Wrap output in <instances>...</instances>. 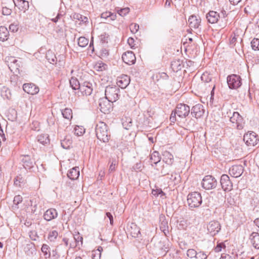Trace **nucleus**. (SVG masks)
Returning <instances> with one entry per match:
<instances>
[{
    "label": "nucleus",
    "instance_id": "1",
    "mask_svg": "<svg viewBox=\"0 0 259 259\" xmlns=\"http://www.w3.org/2000/svg\"><path fill=\"white\" fill-rule=\"evenodd\" d=\"M95 132L97 138L103 143H107L110 139V134L108 132L107 125L100 121L96 124Z\"/></svg>",
    "mask_w": 259,
    "mask_h": 259
},
{
    "label": "nucleus",
    "instance_id": "2",
    "mask_svg": "<svg viewBox=\"0 0 259 259\" xmlns=\"http://www.w3.org/2000/svg\"><path fill=\"white\" fill-rule=\"evenodd\" d=\"M202 202L201 194L198 192H192L187 196V202L189 206L191 208L198 207Z\"/></svg>",
    "mask_w": 259,
    "mask_h": 259
},
{
    "label": "nucleus",
    "instance_id": "3",
    "mask_svg": "<svg viewBox=\"0 0 259 259\" xmlns=\"http://www.w3.org/2000/svg\"><path fill=\"white\" fill-rule=\"evenodd\" d=\"M120 89L117 86H108L105 91V97L111 102L117 101L120 96L119 94Z\"/></svg>",
    "mask_w": 259,
    "mask_h": 259
},
{
    "label": "nucleus",
    "instance_id": "4",
    "mask_svg": "<svg viewBox=\"0 0 259 259\" xmlns=\"http://www.w3.org/2000/svg\"><path fill=\"white\" fill-rule=\"evenodd\" d=\"M242 79L239 75L232 74L228 76L227 82L230 89H237L242 84Z\"/></svg>",
    "mask_w": 259,
    "mask_h": 259
},
{
    "label": "nucleus",
    "instance_id": "5",
    "mask_svg": "<svg viewBox=\"0 0 259 259\" xmlns=\"http://www.w3.org/2000/svg\"><path fill=\"white\" fill-rule=\"evenodd\" d=\"M216 179L210 175L205 176L201 182L202 187L206 190L214 189L217 186Z\"/></svg>",
    "mask_w": 259,
    "mask_h": 259
},
{
    "label": "nucleus",
    "instance_id": "6",
    "mask_svg": "<svg viewBox=\"0 0 259 259\" xmlns=\"http://www.w3.org/2000/svg\"><path fill=\"white\" fill-rule=\"evenodd\" d=\"M180 118H185L189 115L190 112V107L183 103L178 104L174 110Z\"/></svg>",
    "mask_w": 259,
    "mask_h": 259
},
{
    "label": "nucleus",
    "instance_id": "7",
    "mask_svg": "<svg viewBox=\"0 0 259 259\" xmlns=\"http://www.w3.org/2000/svg\"><path fill=\"white\" fill-rule=\"evenodd\" d=\"M230 120L232 123L233 126L238 130H242L243 128L244 119L238 112H234L232 116L230 118Z\"/></svg>",
    "mask_w": 259,
    "mask_h": 259
},
{
    "label": "nucleus",
    "instance_id": "8",
    "mask_svg": "<svg viewBox=\"0 0 259 259\" xmlns=\"http://www.w3.org/2000/svg\"><path fill=\"white\" fill-rule=\"evenodd\" d=\"M111 101H109L107 98H100L99 100V105L100 111L104 114H108L112 109Z\"/></svg>",
    "mask_w": 259,
    "mask_h": 259
},
{
    "label": "nucleus",
    "instance_id": "9",
    "mask_svg": "<svg viewBox=\"0 0 259 259\" xmlns=\"http://www.w3.org/2000/svg\"><path fill=\"white\" fill-rule=\"evenodd\" d=\"M259 139L257 138V135L253 132H248L244 135L243 141L247 146H254L255 145Z\"/></svg>",
    "mask_w": 259,
    "mask_h": 259
},
{
    "label": "nucleus",
    "instance_id": "10",
    "mask_svg": "<svg viewBox=\"0 0 259 259\" xmlns=\"http://www.w3.org/2000/svg\"><path fill=\"white\" fill-rule=\"evenodd\" d=\"M207 231L211 236L217 234L221 230V226L217 221H210L207 226Z\"/></svg>",
    "mask_w": 259,
    "mask_h": 259
},
{
    "label": "nucleus",
    "instance_id": "11",
    "mask_svg": "<svg viewBox=\"0 0 259 259\" xmlns=\"http://www.w3.org/2000/svg\"><path fill=\"white\" fill-rule=\"evenodd\" d=\"M220 183L222 189L225 191H230L232 189L233 184L227 175L224 174L221 176Z\"/></svg>",
    "mask_w": 259,
    "mask_h": 259
},
{
    "label": "nucleus",
    "instance_id": "12",
    "mask_svg": "<svg viewBox=\"0 0 259 259\" xmlns=\"http://www.w3.org/2000/svg\"><path fill=\"white\" fill-rule=\"evenodd\" d=\"M21 161L24 168L26 169H30L33 167L35 163L34 160L28 155L21 156Z\"/></svg>",
    "mask_w": 259,
    "mask_h": 259
},
{
    "label": "nucleus",
    "instance_id": "13",
    "mask_svg": "<svg viewBox=\"0 0 259 259\" xmlns=\"http://www.w3.org/2000/svg\"><path fill=\"white\" fill-rule=\"evenodd\" d=\"M122 59L125 63L128 65L135 64L136 60L135 55L132 51H127L124 53L122 55Z\"/></svg>",
    "mask_w": 259,
    "mask_h": 259
},
{
    "label": "nucleus",
    "instance_id": "14",
    "mask_svg": "<svg viewBox=\"0 0 259 259\" xmlns=\"http://www.w3.org/2000/svg\"><path fill=\"white\" fill-rule=\"evenodd\" d=\"M201 19L199 16L191 15L188 19L189 26L190 28L198 29L201 25Z\"/></svg>",
    "mask_w": 259,
    "mask_h": 259
},
{
    "label": "nucleus",
    "instance_id": "15",
    "mask_svg": "<svg viewBox=\"0 0 259 259\" xmlns=\"http://www.w3.org/2000/svg\"><path fill=\"white\" fill-rule=\"evenodd\" d=\"M203 106L200 104H197L193 106L191 110V114L196 118L201 117L204 114Z\"/></svg>",
    "mask_w": 259,
    "mask_h": 259
},
{
    "label": "nucleus",
    "instance_id": "16",
    "mask_svg": "<svg viewBox=\"0 0 259 259\" xmlns=\"http://www.w3.org/2000/svg\"><path fill=\"white\" fill-rule=\"evenodd\" d=\"M244 168L241 165L232 166L229 169V174L233 177L238 178L243 174Z\"/></svg>",
    "mask_w": 259,
    "mask_h": 259
},
{
    "label": "nucleus",
    "instance_id": "17",
    "mask_svg": "<svg viewBox=\"0 0 259 259\" xmlns=\"http://www.w3.org/2000/svg\"><path fill=\"white\" fill-rule=\"evenodd\" d=\"M220 18V14L214 11H210L206 15V18L207 22L210 24L217 23Z\"/></svg>",
    "mask_w": 259,
    "mask_h": 259
},
{
    "label": "nucleus",
    "instance_id": "18",
    "mask_svg": "<svg viewBox=\"0 0 259 259\" xmlns=\"http://www.w3.org/2000/svg\"><path fill=\"white\" fill-rule=\"evenodd\" d=\"M24 91L29 94L35 95L39 91V88L33 83H24L23 85Z\"/></svg>",
    "mask_w": 259,
    "mask_h": 259
},
{
    "label": "nucleus",
    "instance_id": "19",
    "mask_svg": "<svg viewBox=\"0 0 259 259\" xmlns=\"http://www.w3.org/2000/svg\"><path fill=\"white\" fill-rule=\"evenodd\" d=\"M91 83L87 81L84 82L80 87L79 91L82 95L89 96L93 91Z\"/></svg>",
    "mask_w": 259,
    "mask_h": 259
},
{
    "label": "nucleus",
    "instance_id": "20",
    "mask_svg": "<svg viewBox=\"0 0 259 259\" xmlns=\"http://www.w3.org/2000/svg\"><path fill=\"white\" fill-rule=\"evenodd\" d=\"M130 82V78L127 75H122L118 77L117 80V84L118 88L122 89H125Z\"/></svg>",
    "mask_w": 259,
    "mask_h": 259
},
{
    "label": "nucleus",
    "instance_id": "21",
    "mask_svg": "<svg viewBox=\"0 0 259 259\" xmlns=\"http://www.w3.org/2000/svg\"><path fill=\"white\" fill-rule=\"evenodd\" d=\"M58 216V212L54 208H50L45 211L44 214V219L47 221H51V220L56 218Z\"/></svg>",
    "mask_w": 259,
    "mask_h": 259
},
{
    "label": "nucleus",
    "instance_id": "22",
    "mask_svg": "<svg viewBox=\"0 0 259 259\" xmlns=\"http://www.w3.org/2000/svg\"><path fill=\"white\" fill-rule=\"evenodd\" d=\"M249 239L252 245L255 249H259V234L256 232H252L250 235Z\"/></svg>",
    "mask_w": 259,
    "mask_h": 259
},
{
    "label": "nucleus",
    "instance_id": "23",
    "mask_svg": "<svg viewBox=\"0 0 259 259\" xmlns=\"http://www.w3.org/2000/svg\"><path fill=\"white\" fill-rule=\"evenodd\" d=\"M79 176V168L78 167H75L70 169L67 173V177L71 180L77 179Z\"/></svg>",
    "mask_w": 259,
    "mask_h": 259
},
{
    "label": "nucleus",
    "instance_id": "24",
    "mask_svg": "<svg viewBox=\"0 0 259 259\" xmlns=\"http://www.w3.org/2000/svg\"><path fill=\"white\" fill-rule=\"evenodd\" d=\"M183 67L182 61L180 59L173 60L171 63V67L175 72L181 70Z\"/></svg>",
    "mask_w": 259,
    "mask_h": 259
},
{
    "label": "nucleus",
    "instance_id": "25",
    "mask_svg": "<svg viewBox=\"0 0 259 259\" xmlns=\"http://www.w3.org/2000/svg\"><path fill=\"white\" fill-rule=\"evenodd\" d=\"M9 31L5 26L0 27V40L4 41L7 40L8 38Z\"/></svg>",
    "mask_w": 259,
    "mask_h": 259
},
{
    "label": "nucleus",
    "instance_id": "26",
    "mask_svg": "<svg viewBox=\"0 0 259 259\" xmlns=\"http://www.w3.org/2000/svg\"><path fill=\"white\" fill-rule=\"evenodd\" d=\"M163 161L167 164L170 165L174 161L173 155L169 152L165 151L163 154Z\"/></svg>",
    "mask_w": 259,
    "mask_h": 259
},
{
    "label": "nucleus",
    "instance_id": "27",
    "mask_svg": "<svg viewBox=\"0 0 259 259\" xmlns=\"http://www.w3.org/2000/svg\"><path fill=\"white\" fill-rule=\"evenodd\" d=\"M13 2L15 5L17 4L20 5L25 13L26 10L29 8V3L28 1L25 0H13Z\"/></svg>",
    "mask_w": 259,
    "mask_h": 259
},
{
    "label": "nucleus",
    "instance_id": "28",
    "mask_svg": "<svg viewBox=\"0 0 259 259\" xmlns=\"http://www.w3.org/2000/svg\"><path fill=\"white\" fill-rule=\"evenodd\" d=\"M69 83L71 87L73 90H79L81 84L76 78L72 77L69 80Z\"/></svg>",
    "mask_w": 259,
    "mask_h": 259
},
{
    "label": "nucleus",
    "instance_id": "29",
    "mask_svg": "<svg viewBox=\"0 0 259 259\" xmlns=\"http://www.w3.org/2000/svg\"><path fill=\"white\" fill-rule=\"evenodd\" d=\"M150 160L151 162L157 164L160 161L161 158L158 151H154L150 155Z\"/></svg>",
    "mask_w": 259,
    "mask_h": 259
},
{
    "label": "nucleus",
    "instance_id": "30",
    "mask_svg": "<svg viewBox=\"0 0 259 259\" xmlns=\"http://www.w3.org/2000/svg\"><path fill=\"white\" fill-rule=\"evenodd\" d=\"M74 239L75 240V244L73 245L72 244H70V246L72 247H75L77 246L78 245H79V242H80V244H82V240L83 238L80 235L79 233H77V234L74 235Z\"/></svg>",
    "mask_w": 259,
    "mask_h": 259
},
{
    "label": "nucleus",
    "instance_id": "31",
    "mask_svg": "<svg viewBox=\"0 0 259 259\" xmlns=\"http://www.w3.org/2000/svg\"><path fill=\"white\" fill-rule=\"evenodd\" d=\"M62 115L63 117L70 120L72 118V110L70 108H65L61 111Z\"/></svg>",
    "mask_w": 259,
    "mask_h": 259
},
{
    "label": "nucleus",
    "instance_id": "32",
    "mask_svg": "<svg viewBox=\"0 0 259 259\" xmlns=\"http://www.w3.org/2000/svg\"><path fill=\"white\" fill-rule=\"evenodd\" d=\"M37 140L39 143L42 145H46L50 142L49 136L47 135H41L38 136L37 137Z\"/></svg>",
    "mask_w": 259,
    "mask_h": 259
},
{
    "label": "nucleus",
    "instance_id": "33",
    "mask_svg": "<svg viewBox=\"0 0 259 259\" xmlns=\"http://www.w3.org/2000/svg\"><path fill=\"white\" fill-rule=\"evenodd\" d=\"M46 58L48 61L51 63L54 64L56 62L57 58L54 54L50 51L47 52L46 54Z\"/></svg>",
    "mask_w": 259,
    "mask_h": 259
},
{
    "label": "nucleus",
    "instance_id": "34",
    "mask_svg": "<svg viewBox=\"0 0 259 259\" xmlns=\"http://www.w3.org/2000/svg\"><path fill=\"white\" fill-rule=\"evenodd\" d=\"M94 68L97 71H102L107 68V65L102 62H98L95 64Z\"/></svg>",
    "mask_w": 259,
    "mask_h": 259
},
{
    "label": "nucleus",
    "instance_id": "35",
    "mask_svg": "<svg viewBox=\"0 0 259 259\" xmlns=\"http://www.w3.org/2000/svg\"><path fill=\"white\" fill-rule=\"evenodd\" d=\"M24 250L28 255L29 254H32L35 250L34 244L30 243L27 244L24 248Z\"/></svg>",
    "mask_w": 259,
    "mask_h": 259
},
{
    "label": "nucleus",
    "instance_id": "36",
    "mask_svg": "<svg viewBox=\"0 0 259 259\" xmlns=\"http://www.w3.org/2000/svg\"><path fill=\"white\" fill-rule=\"evenodd\" d=\"M89 43V40L84 37H80L78 40V44L81 47H85Z\"/></svg>",
    "mask_w": 259,
    "mask_h": 259
},
{
    "label": "nucleus",
    "instance_id": "37",
    "mask_svg": "<svg viewBox=\"0 0 259 259\" xmlns=\"http://www.w3.org/2000/svg\"><path fill=\"white\" fill-rule=\"evenodd\" d=\"M71 144V141L70 139L65 138L63 140L61 141V146L63 148L67 149L70 147Z\"/></svg>",
    "mask_w": 259,
    "mask_h": 259
},
{
    "label": "nucleus",
    "instance_id": "38",
    "mask_svg": "<svg viewBox=\"0 0 259 259\" xmlns=\"http://www.w3.org/2000/svg\"><path fill=\"white\" fill-rule=\"evenodd\" d=\"M251 48L254 50H259V39L253 38L251 41Z\"/></svg>",
    "mask_w": 259,
    "mask_h": 259
},
{
    "label": "nucleus",
    "instance_id": "39",
    "mask_svg": "<svg viewBox=\"0 0 259 259\" xmlns=\"http://www.w3.org/2000/svg\"><path fill=\"white\" fill-rule=\"evenodd\" d=\"M196 251L193 249H189L187 250V255L190 259H196Z\"/></svg>",
    "mask_w": 259,
    "mask_h": 259
},
{
    "label": "nucleus",
    "instance_id": "40",
    "mask_svg": "<svg viewBox=\"0 0 259 259\" xmlns=\"http://www.w3.org/2000/svg\"><path fill=\"white\" fill-rule=\"evenodd\" d=\"M152 194L155 196L160 195V197H162L165 195V193L162 191L161 189L160 188L152 190Z\"/></svg>",
    "mask_w": 259,
    "mask_h": 259
},
{
    "label": "nucleus",
    "instance_id": "41",
    "mask_svg": "<svg viewBox=\"0 0 259 259\" xmlns=\"http://www.w3.org/2000/svg\"><path fill=\"white\" fill-rule=\"evenodd\" d=\"M118 14L121 16H124L130 12V9L128 8H125L123 9H120L117 10Z\"/></svg>",
    "mask_w": 259,
    "mask_h": 259
},
{
    "label": "nucleus",
    "instance_id": "42",
    "mask_svg": "<svg viewBox=\"0 0 259 259\" xmlns=\"http://www.w3.org/2000/svg\"><path fill=\"white\" fill-rule=\"evenodd\" d=\"M130 28L133 33H136L139 29V25L137 23H132L130 26Z\"/></svg>",
    "mask_w": 259,
    "mask_h": 259
},
{
    "label": "nucleus",
    "instance_id": "43",
    "mask_svg": "<svg viewBox=\"0 0 259 259\" xmlns=\"http://www.w3.org/2000/svg\"><path fill=\"white\" fill-rule=\"evenodd\" d=\"M201 79L202 81L209 82L211 80V77L209 76V74L206 72L204 73L201 76Z\"/></svg>",
    "mask_w": 259,
    "mask_h": 259
},
{
    "label": "nucleus",
    "instance_id": "44",
    "mask_svg": "<svg viewBox=\"0 0 259 259\" xmlns=\"http://www.w3.org/2000/svg\"><path fill=\"white\" fill-rule=\"evenodd\" d=\"M84 133V129L82 127L76 126L74 128V134L78 136H81Z\"/></svg>",
    "mask_w": 259,
    "mask_h": 259
},
{
    "label": "nucleus",
    "instance_id": "45",
    "mask_svg": "<svg viewBox=\"0 0 259 259\" xmlns=\"http://www.w3.org/2000/svg\"><path fill=\"white\" fill-rule=\"evenodd\" d=\"M134 227L135 229L134 231H131V235L134 238L138 237L139 235L140 234L139 228H138L136 225H134Z\"/></svg>",
    "mask_w": 259,
    "mask_h": 259
},
{
    "label": "nucleus",
    "instance_id": "46",
    "mask_svg": "<svg viewBox=\"0 0 259 259\" xmlns=\"http://www.w3.org/2000/svg\"><path fill=\"white\" fill-rule=\"evenodd\" d=\"M58 235V232L56 230H54L50 232L48 238L51 241H53L57 238Z\"/></svg>",
    "mask_w": 259,
    "mask_h": 259
},
{
    "label": "nucleus",
    "instance_id": "47",
    "mask_svg": "<svg viewBox=\"0 0 259 259\" xmlns=\"http://www.w3.org/2000/svg\"><path fill=\"white\" fill-rule=\"evenodd\" d=\"M31 206L32 207L31 212L34 213L37 209V204L36 203V199L34 198L30 200Z\"/></svg>",
    "mask_w": 259,
    "mask_h": 259
},
{
    "label": "nucleus",
    "instance_id": "48",
    "mask_svg": "<svg viewBox=\"0 0 259 259\" xmlns=\"http://www.w3.org/2000/svg\"><path fill=\"white\" fill-rule=\"evenodd\" d=\"M19 28L17 23H13L9 26V30L11 32H15L18 31Z\"/></svg>",
    "mask_w": 259,
    "mask_h": 259
},
{
    "label": "nucleus",
    "instance_id": "49",
    "mask_svg": "<svg viewBox=\"0 0 259 259\" xmlns=\"http://www.w3.org/2000/svg\"><path fill=\"white\" fill-rule=\"evenodd\" d=\"M225 247H226V246L224 243H223V242L219 243L217 244L216 247L214 248V250L215 252H219L221 251L222 249L223 248H225Z\"/></svg>",
    "mask_w": 259,
    "mask_h": 259
},
{
    "label": "nucleus",
    "instance_id": "50",
    "mask_svg": "<svg viewBox=\"0 0 259 259\" xmlns=\"http://www.w3.org/2000/svg\"><path fill=\"white\" fill-rule=\"evenodd\" d=\"M22 201V197L20 195H17L15 196L13 200L14 204L17 206Z\"/></svg>",
    "mask_w": 259,
    "mask_h": 259
},
{
    "label": "nucleus",
    "instance_id": "51",
    "mask_svg": "<svg viewBox=\"0 0 259 259\" xmlns=\"http://www.w3.org/2000/svg\"><path fill=\"white\" fill-rule=\"evenodd\" d=\"M195 258L196 259H206L207 255L203 252L200 251L199 252H197Z\"/></svg>",
    "mask_w": 259,
    "mask_h": 259
},
{
    "label": "nucleus",
    "instance_id": "52",
    "mask_svg": "<svg viewBox=\"0 0 259 259\" xmlns=\"http://www.w3.org/2000/svg\"><path fill=\"white\" fill-rule=\"evenodd\" d=\"M2 13L4 15H10L12 13V10L7 7L3 8Z\"/></svg>",
    "mask_w": 259,
    "mask_h": 259
},
{
    "label": "nucleus",
    "instance_id": "53",
    "mask_svg": "<svg viewBox=\"0 0 259 259\" xmlns=\"http://www.w3.org/2000/svg\"><path fill=\"white\" fill-rule=\"evenodd\" d=\"M49 246L48 245L43 244L41 247V251L45 255H47L48 254V251L49 250Z\"/></svg>",
    "mask_w": 259,
    "mask_h": 259
},
{
    "label": "nucleus",
    "instance_id": "54",
    "mask_svg": "<svg viewBox=\"0 0 259 259\" xmlns=\"http://www.w3.org/2000/svg\"><path fill=\"white\" fill-rule=\"evenodd\" d=\"M176 115H177V113H175V111H173L171 112V114L170 116V121L171 122H174V123L176 121Z\"/></svg>",
    "mask_w": 259,
    "mask_h": 259
},
{
    "label": "nucleus",
    "instance_id": "55",
    "mask_svg": "<svg viewBox=\"0 0 259 259\" xmlns=\"http://www.w3.org/2000/svg\"><path fill=\"white\" fill-rule=\"evenodd\" d=\"M71 17L74 20L79 21L81 18V15L78 13H74Z\"/></svg>",
    "mask_w": 259,
    "mask_h": 259
},
{
    "label": "nucleus",
    "instance_id": "56",
    "mask_svg": "<svg viewBox=\"0 0 259 259\" xmlns=\"http://www.w3.org/2000/svg\"><path fill=\"white\" fill-rule=\"evenodd\" d=\"M134 42H135V40H134V38L132 37H130L127 39V43L130 46L131 48L133 49L134 48V47H135Z\"/></svg>",
    "mask_w": 259,
    "mask_h": 259
},
{
    "label": "nucleus",
    "instance_id": "57",
    "mask_svg": "<svg viewBox=\"0 0 259 259\" xmlns=\"http://www.w3.org/2000/svg\"><path fill=\"white\" fill-rule=\"evenodd\" d=\"M106 215L107 218H109V221H110V224L111 225H112L113 224V217L112 214L109 212H107L106 213Z\"/></svg>",
    "mask_w": 259,
    "mask_h": 259
},
{
    "label": "nucleus",
    "instance_id": "58",
    "mask_svg": "<svg viewBox=\"0 0 259 259\" xmlns=\"http://www.w3.org/2000/svg\"><path fill=\"white\" fill-rule=\"evenodd\" d=\"M101 257V253H97L94 252V251H93L92 253V258L93 259H100Z\"/></svg>",
    "mask_w": 259,
    "mask_h": 259
},
{
    "label": "nucleus",
    "instance_id": "59",
    "mask_svg": "<svg viewBox=\"0 0 259 259\" xmlns=\"http://www.w3.org/2000/svg\"><path fill=\"white\" fill-rule=\"evenodd\" d=\"M110 15V12H104L101 14V18H104V19H107L108 18H109Z\"/></svg>",
    "mask_w": 259,
    "mask_h": 259
},
{
    "label": "nucleus",
    "instance_id": "60",
    "mask_svg": "<svg viewBox=\"0 0 259 259\" xmlns=\"http://www.w3.org/2000/svg\"><path fill=\"white\" fill-rule=\"evenodd\" d=\"M167 223L166 222L163 221L162 222H161L160 226V229L163 230V231L164 232V233L165 234V227H166V226L167 225Z\"/></svg>",
    "mask_w": 259,
    "mask_h": 259
},
{
    "label": "nucleus",
    "instance_id": "61",
    "mask_svg": "<svg viewBox=\"0 0 259 259\" xmlns=\"http://www.w3.org/2000/svg\"><path fill=\"white\" fill-rule=\"evenodd\" d=\"M227 202L231 205H233L235 204V201L233 198L231 197V196H230L227 198Z\"/></svg>",
    "mask_w": 259,
    "mask_h": 259
},
{
    "label": "nucleus",
    "instance_id": "62",
    "mask_svg": "<svg viewBox=\"0 0 259 259\" xmlns=\"http://www.w3.org/2000/svg\"><path fill=\"white\" fill-rule=\"evenodd\" d=\"M61 16L62 15L60 13H58L57 15L56 16V17L55 18L51 19L52 21H53L55 23L57 22L58 21V20L60 19Z\"/></svg>",
    "mask_w": 259,
    "mask_h": 259
},
{
    "label": "nucleus",
    "instance_id": "63",
    "mask_svg": "<svg viewBox=\"0 0 259 259\" xmlns=\"http://www.w3.org/2000/svg\"><path fill=\"white\" fill-rule=\"evenodd\" d=\"M79 21L83 23H86L88 22V18L85 16L81 15V18L80 19Z\"/></svg>",
    "mask_w": 259,
    "mask_h": 259
},
{
    "label": "nucleus",
    "instance_id": "64",
    "mask_svg": "<svg viewBox=\"0 0 259 259\" xmlns=\"http://www.w3.org/2000/svg\"><path fill=\"white\" fill-rule=\"evenodd\" d=\"M100 39L102 43L107 42V37H106L105 35H101L100 36Z\"/></svg>",
    "mask_w": 259,
    "mask_h": 259
}]
</instances>
